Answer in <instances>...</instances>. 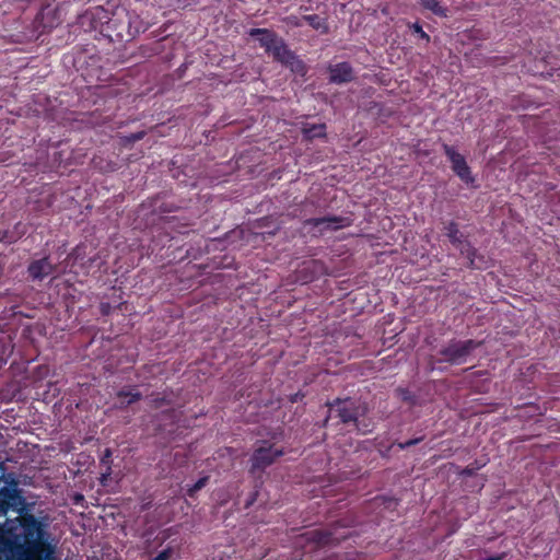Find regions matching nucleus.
<instances>
[{
  "label": "nucleus",
  "mask_w": 560,
  "mask_h": 560,
  "mask_svg": "<svg viewBox=\"0 0 560 560\" xmlns=\"http://www.w3.org/2000/svg\"><path fill=\"white\" fill-rule=\"evenodd\" d=\"M4 469L0 460V481ZM33 508L14 480L0 488V560H55L46 524Z\"/></svg>",
  "instance_id": "f257e3e1"
},
{
  "label": "nucleus",
  "mask_w": 560,
  "mask_h": 560,
  "mask_svg": "<svg viewBox=\"0 0 560 560\" xmlns=\"http://www.w3.org/2000/svg\"><path fill=\"white\" fill-rule=\"evenodd\" d=\"M481 342L474 339H451L442 346L436 357H430L429 366L433 371L439 369L438 364L447 363L450 365H462L468 362L471 353L480 347ZM440 370H442L440 368Z\"/></svg>",
  "instance_id": "f03ea898"
},
{
  "label": "nucleus",
  "mask_w": 560,
  "mask_h": 560,
  "mask_svg": "<svg viewBox=\"0 0 560 560\" xmlns=\"http://www.w3.org/2000/svg\"><path fill=\"white\" fill-rule=\"evenodd\" d=\"M444 235L448 238L451 244L457 248L462 256L467 259V267L470 269L486 268V260L482 255H479L477 249L471 243L465 240L464 234L459 231L458 223L450 221L444 225Z\"/></svg>",
  "instance_id": "7ed1b4c3"
},
{
  "label": "nucleus",
  "mask_w": 560,
  "mask_h": 560,
  "mask_svg": "<svg viewBox=\"0 0 560 560\" xmlns=\"http://www.w3.org/2000/svg\"><path fill=\"white\" fill-rule=\"evenodd\" d=\"M328 407V416L325 419V423L329 420L338 419L337 423L342 424H354L358 422V419L365 413V408H363L355 399L347 397V398H336L332 401L327 402Z\"/></svg>",
  "instance_id": "20e7f679"
},
{
  "label": "nucleus",
  "mask_w": 560,
  "mask_h": 560,
  "mask_svg": "<svg viewBox=\"0 0 560 560\" xmlns=\"http://www.w3.org/2000/svg\"><path fill=\"white\" fill-rule=\"evenodd\" d=\"M283 454L282 448L276 447L268 441H260V445L254 450L250 456L249 472L252 475L264 472L266 468L271 466Z\"/></svg>",
  "instance_id": "39448f33"
},
{
  "label": "nucleus",
  "mask_w": 560,
  "mask_h": 560,
  "mask_svg": "<svg viewBox=\"0 0 560 560\" xmlns=\"http://www.w3.org/2000/svg\"><path fill=\"white\" fill-rule=\"evenodd\" d=\"M130 11L117 9L112 15L108 14L103 31L106 32L105 36L110 39L116 37L119 40H124L126 37L130 38Z\"/></svg>",
  "instance_id": "423d86ee"
},
{
  "label": "nucleus",
  "mask_w": 560,
  "mask_h": 560,
  "mask_svg": "<svg viewBox=\"0 0 560 560\" xmlns=\"http://www.w3.org/2000/svg\"><path fill=\"white\" fill-rule=\"evenodd\" d=\"M443 152L451 163V168L454 174L466 185H474L475 176L472 175L470 166L463 154H460L453 145L447 143L442 144Z\"/></svg>",
  "instance_id": "0eeeda50"
},
{
  "label": "nucleus",
  "mask_w": 560,
  "mask_h": 560,
  "mask_svg": "<svg viewBox=\"0 0 560 560\" xmlns=\"http://www.w3.org/2000/svg\"><path fill=\"white\" fill-rule=\"evenodd\" d=\"M353 223L351 217L342 215H328L322 218H311L303 222V225L318 228L320 233L325 231H338L340 229L349 228Z\"/></svg>",
  "instance_id": "6e6552de"
},
{
  "label": "nucleus",
  "mask_w": 560,
  "mask_h": 560,
  "mask_svg": "<svg viewBox=\"0 0 560 560\" xmlns=\"http://www.w3.org/2000/svg\"><path fill=\"white\" fill-rule=\"evenodd\" d=\"M306 540L313 544L315 547H323L328 545H337L341 540H345L349 534H338L337 527L329 529L316 528L308 530L304 534Z\"/></svg>",
  "instance_id": "1a4fd4ad"
},
{
  "label": "nucleus",
  "mask_w": 560,
  "mask_h": 560,
  "mask_svg": "<svg viewBox=\"0 0 560 560\" xmlns=\"http://www.w3.org/2000/svg\"><path fill=\"white\" fill-rule=\"evenodd\" d=\"M108 11L102 7L85 11L79 19L82 26H88L90 31L98 30L101 34L105 35L103 31L105 27V21L107 20Z\"/></svg>",
  "instance_id": "9d476101"
},
{
  "label": "nucleus",
  "mask_w": 560,
  "mask_h": 560,
  "mask_svg": "<svg viewBox=\"0 0 560 560\" xmlns=\"http://www.w3.org/2000/svg\"><path fill=\"white\" fill-rule=\"evenodd\" d=\"M329 81L335 84H345L354 80V70L352 66L347 62H338L328 67Z\"/></svg>",
  "instance_id": "9b49d317"
},
{
  "label": "nucleus",
  "mask_w": 560,
  "mask_h": 560,
  "mask_svg": "<svg viewBox=\"0 0 560 560\" xmlns=\"http://www.w3.org/2000/svg\"><path fill=\"white\" fill-rule=\"evenodd\" d=\"M55 265L49 260V257H43L30 262L27 272L33 281H42L55 271Z\"/></svg>",
  "instance_id": "f8f14e48"
},
{
  "label": "nucleus",
  "mask_w": 560,
  "mask_h": 560,
  "mask_svg": "<svg viewBox=\"0 0 560 560\" xmlns=\"http://www.w3.org/2000/svg\"><path fill=\"white\" fill-rule=\"evenodd\" d=\"M248 35L256 38L259 46L265 48V51L269 54L271 49L278 44L281 37L275 31L268 28H250Z\"/></svg>",
  "instance_id": "ddd939ff"
},
{
  "label": "nucleus",
  "mask_w": 560,
  "mask_h": 560,
  "mask_svg": "<svg viewBox=\"0 0 560 560\" xmlns=\"http://www.w3.org/2000/svg\"><path fill=\"white\" fill-rule=\"evenodd\" d=\"M118 402L116 405L119 409H125L128 406L142 399V394L136 387L125 386L116 393Z\"/></svg>",
  "instance_id": "4468645a"
},
{
  "label": "nucleus",
  "mask_w": 560,
  "mask_h": 560,
  "mask_svg": "<svg viewBox=\"0 0 560 560\" xmlns=\"http://www.w3.org/2000/svg\"><path fill=\"white\" fill-rule=\"evenodd\" d=\"M269 54L272 56L275 61L284 66L289 61V58L295 52L292 51L285 42L281 38Z\"/></svg>",
  "instance_id": "2eb2a0df"
},
{
  "label": "nucleus",
  "mask_w": 560,
  "mask_h": 560,
  "mask_svg": "<svg viewBox=\"0 0 560 560\" xmlns=\"http://www.w3.org/2000/svg\"><path fill=\"white\" fill-rule=\"evenodd\" d=\"M302 20L320 34H327L329 32V26L325 18H320L317 14H310L303 15Z\"/></svg>",
  "instance_id": "dca6fc26"
},
{
  "label": "nucleus",
  "mask_w": 560,
  "mask_h": 560,
  "mask_svg": "<svg viewBox=\"0 0 560 560\" xmlns=\"http://www.w3.org/2000/svg\"><path fill=\"white\" fill-rule=\"evenodd\" d=\"M304 138L307 140H313L315 138H325L326 137V125L325 124H313L305 125L303 127Z\"/></svg>",
  "instance_id": "f3484780"
},
{
  "label": "nucleus",
  "mask_w": 560,
  "mask_h": 560,
  "mask_svg": "<svg viewBox=\"0 0 560 560\" xmlns=\"http://www.w3.org/2000/svg\"><path fill=\"white\" fill-rule=\"evenodd\" d=\"M130 38L144 33L149 28V24L145 23L136 12H130Z\"/></svg>",
  "instance_id": "a211bd4d"
},
{
  "label": "nucleus",
  "mask_w": 560,
  "mask_h": 560,
  "mask_svg": "<svg viewBox=\"0 0 560 560\" xmlns=\"http://www.w3.org/2000/svg\"><path fill=\"white\" fill-rule=\"evenodd\" d=\"M284 67L289 68L293 73L302 77H304L307 72L305 62L300 59L296 54L289 58V61L284 65Z\"/></svg>",
  "instance_id": "6ab92c4d"
},
{
  "label": "nucleus",
  "mask_w": 560,
  "mask_h": 560,
  "mask_svg": "<svg viewBox=\"0 0 560 560\" xmlns=\"http://www.w3.org/2000/svg\"><path fill=\"white\" fill-rule=\"evenodd\" d=\"M421 5L438 16H446V8L440 4L439 0H419Z\"/></svg>",
  "instance_id": "aec40b11"
},
{
  "label": "nucleus",
  "mask_w": 560,
  "mask_h": 560,
  "mask_svg": "<svg viewBox=\"0 0 560 560\" xmlns=\"http://www.w3.org/2000/svg\"><path fill=\"white\" fill-rule=\"evenodd\" d=\"M486 465V462L476 459L474 463L467 465L460 472V476L472 477L477 471Z\"/></svg>",
  "instance_id": "412c9836"
},
{
  "label": "nucleus",
  "mask_w": 560,
  "mask_h": 560,
  "mask_svg": "<svg viewBox=\"0 0 560 560\" xmlns=\"http://www.w3.org/2000/svg\"><path fill=\"white\" fill-rule=\"evenodd\" d=\"M147 132L144 130L137 131L127 136L121 137V143L122 145L127 147L130 145L137 141L142 140L145 137Z\"/></svg>",
  "instance_id": "4be33fe9"
},
{
  "label": "nucleus",
  "mask_w": 560,
  "mask_h": 560,
  "mask_svg": "<svg viewBox=\"0 0 560 560\" xmlns=\"http://www.w3.org/2000/svg\"><path fill=\"white\" fill-rule=\"evenodd\" d=\"M209 476L199 478L191 487L187 489V494L192 498L199 490L207 486Z\"/></svg>",
  "instance_id": "5701e85b"
},
{
  "label": "nucleus",
  "mask_w": 560,
  "mask_h": 560,
  "mask_svg": "<svg viewBox=\"0 0 560 560\" xmlns=\"http://www.w3.org/2000/svg\"><path fill=\"white\" fill-rule=\"evenodd\" d=\"M409 28L413 34H417L420 39H422L427 44L430 43V35L423 31L419 22L410 23Z\"/></svg>",
  "instance_id": "b1692460"
},
{
  "label": "nucleus",
  "mask_w": 560,
  "mask_h": 560,
  "mask_svg": "<svg viewBox=\"0 0 560 560\" xmlns=\"http://www.w3.org/2000/svg\"><path fill=\"white\" fill-rule=\"evenodd\" d=\"M354 429L361 434H368L372 432L373 424L371 422H365L364 420L358 419V422L353 424Z\"/></svg>",
  "instance_id": "393cba45"
},
{
  "label": "nucleus",
  "mask_w": 560,
  "mask_h": 560,
  "mask_svg": "<svg viewBox=\"0 0 560 560\" xmlns=\"http://www.w3.org/2000/svg\"><path fill=\"white\" fill-rule=\"evenodd\" d=\"M549 205H550V210L553 213L560 215V190L556 191L555 194H552L550 196Z\"/></svg>",
  "instance_id": "a878e982"
},
{
  "label": "nucleus",
  "mask_w": 560,
  "mask_h": 560,
  "mask_svg": "<svg viewBox=\"0 0 560 560\" xmlns=\"http://www.w3.org/2000/svg\"><path fill=\"white\" fill-rule=\"evenodd\" d=\"M398 396L401 398V400L415 404L416 397L415 395L407 388H398L397 389Z\"/></svg>",
  "instance_id": "bb28decb"
},
{
  "label": "nucleus",
  "mask_w": 560,
  "mask_h": 560,
  "mask_svg": "<svg viewBox=\"0 0 560 560\" xmlns=\"http://www.w3.org/2000/svg\"><path fill=\"white\" fill-rule=\"evenodd\" d=\"M422 441H423V436H419V438L410 439L406 442H396L393 445H397L399 447V450H406L413 445L419 444Z\"/></svg>",
  "instance_id": "cd10ccee"
},
{
  "label": "nucleus",
  "mask_w": 560,
  "mask_h": 560,
  "mask_svg": "<svg viewBox=\"0 0 560 560\" xmlns=\"http://www.w3.org/2000/svg\"><path fill=\"white\" fill-rule=\"evenodd\" d=\"M174 553L172 547H167L160 551L155 557L151 558V560H170Z\"/></svg>",
  "instance_id": "c85d7f7f"
},
{
  "label": "nucleus",
  "mask_w": 560,
  "mask_h": 560,
  "mask_svg": "<svg viewBox=\"0 0 560 560\" xmlns=\"http://www.w3.org/2000/svg\"><path fill=\"white\" fill-rule=\"evenodd\" d=\"M287 22L292 26L301 27L302 22H304V21L302 20V18H298L295 15H290L287 18Z\"/></svg>",
  "instance_id": "c756f323"
},
{
  "label": "nucleus",
  "mask_w": 560,
  "mask_h": 560,
  "mask_svg": "<svg viewBox=\"0 0 560 560\" xmlns=\"http://www.w3.org/2000/svg\"><path fill=\"white\" fill-rule=\"evenodd\" d=\"M168 402H170V401H168V400H166V398H165V397L156 396V397H153V398H152V405H153V407H155V408H160V407H162V406H164V405H167Z\"/></svg>",
  "instance_id": "7c9ffc66"
},
{
  "label": "nucleus",
  "mask_w": 560,
  "mask_h": 560,
  "mask_svg": "<svg viewBox=\"0 0 560 560\" xmlns=\"http://www.w3.org/2000/svg\"><path fill=\"white\" fill-rule=\"evenodd\" d=\"M100 312L103 316H108L112 312V305L108 302H102L100 304Z\"/></svg>",
  "instance_id": "2f4dec72"
},
{
  "label": "nucleus",
  "mask_w": 560,
  "mask_h": 560,
  "mask_svg": "<svg viewBox=\"0 0 560 560\" xmlns=\"http://www.w3.org/2000/svg\"><path fill=\"white\" fill-rule=\"evenodd\" d=\"M393 445L384 446L382 443L378 444V452L382 457H388Z\"/></svg>",
  "instance_id": "473e14b6"
},
{
  "label": "nucleus",
  "mask_w": 560,
  "mask_h": 560,
  "mask_svg": "<svg viewBox=\"0 0 560 560\" xmlns=\"http://www.w3.org/2000/svg\"><path fill=\"white\" fill-rule=\"evenodd\" d=\"M304 397H305L304 393L298 392V393L292 394V395L289 396V401L291 404H295V402L302 400Z\"/></svg>",
  "instance_id": "72a5a7b5"
},
{
  "label": "nucleus",
  "mask_w": 560,
  "mask_h": 560,
  "mask_svg": "<svg viewBox=\"0 0 560 560\" xmlns=\"http://www.w3.org/2000/svg\"><path fill=\"white\" fill-rule=\"evenodd\" d=\"M81 256V247L80 246H77L72 253L69 255V258L73 259V261L75 262Z\"/></svg>",
  "instance_id": "f704fd0d"
},
{
  "label": "nucleus",
  "mask_w": 560,
  "mask_h": 560,
  "mask_svg": "<svg viewBox=\"0 0 560 560\" xmlns=\"http://www.w3.org/2000/svg\"><path fill=\"white\" fill-rule=\"evenodd\" d=\"M14 240L12 237H9L8 232H3L2 235L0 234V242H7L12 243Z\"/></svg>",
  "instance_id": "c9c22d12"
},
{
  "label": "nucleus",
  "mask_w": 560,
  "mask_h": 560,
  "mask_svg": "<svg viewBox=\"0 0 560 560\" xmlns=\"http://www.w3.org/2000/svg\"><path fill=\"white\" fill-rule=\"evenodd\" d=\"M256 498H257V491H255L252 494L250 499L246 502L245 506L249 508L256 501Z\"/></svg>",
  "instance_id": "e433bc0d"
},
{
  "label": "nucleus",
  "mask_w": 560,
  "mask_h": 560,
  "mask_svg": "<svg viewBox=\"0 0 560 560\" xmlns=\"http://www.w3.org/2000/svg\"><path fill=\"white\" fill-rule=\"evenodd\" d=\"M188 4H189V2H188V1H183V2H182L180 0H177V2H176V5H177L178 8H185V7H187Z\"/></svg>",
  "instance_id": "4c0bfd02"
},
{
  "label": "nucleus",
  "mask_w": 560,
  "mask_h": 560,
  "mask_svg": "<svg viewBox=\"0 0 560 560\" xmlns=\"http://www.w3.org/2000/svg\"><path fill=\"white\" fill-rule=\"evenodd\" d=\"M502 559H503V556H497V557L486 558L485 560H502Z\"/></svg>",
  "instance_id": "58836bf2"
},
{
  "label": "nucleus",
  "mask_w": 560,
  "mask_h": 560,
  "mask_svg": "<svg viewBox=\"0 0 560 560\" xmlns=\"http://www.w3.org/2000/svg\"><path fill=\"white\" fill-rule=\"evenodd\" d=\"M105 456H110V451L106 450Z\"/></svg>",
  "instance_id": "ea45409f"
}]
</instances>
